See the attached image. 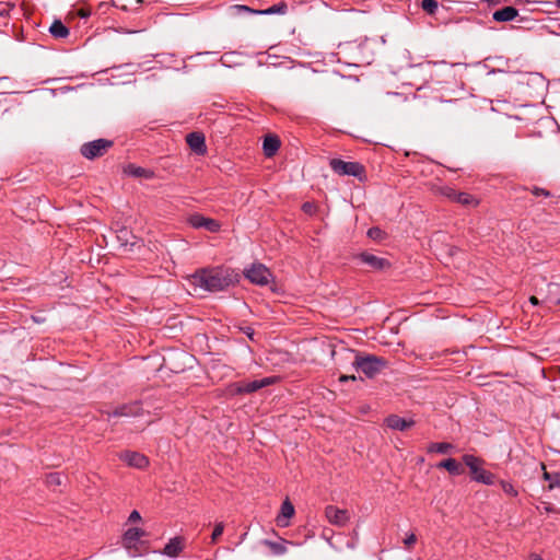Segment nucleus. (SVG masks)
<instances>
[{
    "label": "nucleus",
    "mask_w": 560,
    "mask_h": 560,
    "mask_svg": "<svg viewBox=\"0 0 560 560\" xmlns=\"http://www.w3.org/2000/svg\"><path fill=\"white\" fill-rule=\"evenodd\" d=\"M234 281L233 273L223 268L201 269L188 277L195 292H219L229 288Z\"/></svg>",
    "instance_id": "f257e3e1"
},
{
    "label": "nucleus",
    "mask_w": 560,
    "mask_h": 560,
    "mask_svg": "<svg viewBox=\"0 0 560 560\" xmlns=\"http://www.w3.org/2000/svg\"><path fill=\"white\" fill-rule=\"evenodd\" d=\"M345 354L347 357H353L352 366L370 378L374 377L386 366V361L375 355H360L353 350L346 349Z\"/></svg>",
    "instance_id": "f03ea898"
},
{
    "label": "nucleus",
    "mask_w": 560,
    "mask_h": 560,
    "mask_svg": "<svg viewBox=\"0 0 560 560\" xmlns=\"http://www.w3.org/2000/svg\"><path fill=\"white\" fill-rule=\"evenodd\" d=\"M463 460L474 475V480L488 486L494 483V475L480 467L481 460L479 458L474 455L466 454L463 456Z\"/></svg>",
    "instance_id": "7ed1b4c3"
},
{
    "label": "nucleus",
    "mask_w": 560,
    "mask_h": 560,
    "mask_svg": "<svg viewBox=\"0 0 560 560\" xmlns=\"http://www.w3.org/2000/svg\"><path fill=\"white\" fill-rule=\"evenodd\" d=\"M329 164L331 170L338 175L360 177L364 171L363 166L357 162H346L339 159H332Z\"/></svg>",
    "instance_id": "20e7f679"
},
{
    "label": "nucleus",
    "mask_w": 560,
    "mask_h": 560,
    "mask_svg": "<svg viewBox=\"0 0 560 560\" xmlns=\"http://www.w3.org/2000/svg\"><path fill=\"white\" fill-rule=\"evenodd\" d=\"M246 278L255 284L266 285L270 282L272 275L262 264H253L245 272Z\"/></svg>",
    "instance_id": "39448f33"
},
{
    "label": "nucleus",
    "mask_w": 560,
    "mask_h": 560,
    "mask_svg": "<svg viewBox=\"0 0 560 560\" xmlns=\"http://www.w3.org/2000/svg\"><path fill=\"white\" fill-rule=\"evenodd\" d=\"M112 145V142L105 139H97L81 147V154L89 159H95L103 155L107 149Z\"/></svg>",
    "instance_id": "423d86ee"
},
{
    "label": "nucleus",
    "mask_w": 560,
    "mask_h": 560,
    "mask_svg": "<svg viewBox=\"0 0 560 560\" xmlns=\"http://www.w3.org/2000/svg\"><path fill=\"white\" fill-rule=\"evenodd\" d=\"M119 459L126 463L130 467L138 469L144 468L149 464V459L138 452L126 451L119 454Z\"/></svg>",
    "instance_id": "0eeeda50"
},
{
    "label": "nucleus",
    "mask_w": 560,
    "mask_h": 560,
    "mask_svg": "<svg viewBox=\"0 0 560 560\" xmlns=\"http://www.w3.org/2000/svg\"><path fill=\"white\" fill-rule=\"evenodd\" d=\"M325 514L328 522L337 526H343L350 520V515L347 510H341L332 505L326 508Z\"/></svg>",
    "instance_id": "6e6552de"
},
{
    "label": "nucleus",
    "mask_w": 560,
    "mask_h": 560,
    "mask_svg": "<svg viewBox=\"0 0 560 560\" xmlns=\"http://www.w3.org/2000/svg\"><path fill=\"white\" fill-rule=\"evenodd\" d=\"M188 222L195 229H206L210 232H218L220 230V224L215 220L201 214L190 215Z\"/></svg>",
    "instance_id": "1a4fd4ad"
},
{
    "label": "nucleus",
    "mask_w": 560,
    "mask_h": 560,
    "mask_svg": "<svg viewBox=\"0 0 560 560\" xmlns=\"http://www.w3.org/2000/svg\"><path fill=\"white\" fill-rule=\"evenodd\" d=\"M273 382V378L271 377H264L261 380H255V381H252V382H245V383H241L236 386V389L235 392L237 394H243V393H254L265 386H268L270 385L271 383Z\"/></svg>",
    "instance_id": "9d476101"
},
{
    "label": "nucleus",
    "mask_w": 560,
    "mask_h": 560,
    "mask_svg": "<svg viewBox=\"0 0 560 560\" xmlns=\"http://www.w3.org/2000/svg\"><path fill=\"white\" fill-rule=\"evenodd\" d=\"M443 194L447 198H450L460 205H464V206H476L478 203L477 200L471 195H469L467 192H457L452 188L443 189Z\"/></svg>",
    "instance_id": "9b49d317"
},
{
    "label": "nucleus",
    "mask_w": 560,
    "mask_h": 560,
    "mask_svg": "<svg viewBox=\"0 0 560 560\" xmlns=\"http://www.w3.org/2000/svg\"><path fill=\"white\" fill-rule=\"evenodd\" d=\"M189 148L197 154H205L207 151L205 137L200 132H191L186 137Z\"/></svg>",
    "instance_id": "f8f14e48"
},
{
    "label": "nucleus",
    "mask_w": 560,
    "mask_h": 560,
    "mask_svg": "<svg viewBox=\"0 0 560 560\" xmlns=\"http://www.w3.org/2000/svg\"><path fill=\"white\" fill-rule=\"evenodd\" d=\"M385 422L388 428H390L392 430H397V431L408 430L415 424L413 420L405 419L397 415H392V416L387 417Z\"/></svg>",
    "instance_id": "ddd939ff"
},
{
    "label": "nucleus",
    "mask_w": 560,
    "mask_h": 560,
    "mask_svg": "<svg viewBox=\"0 0 560 560\" xmlns=\"http://www.w3.org/2000/svg\"><path fill=\"white\" fill-rule=\"evenodd\" d=\"M360 259L362 262L366 264L374 270H383L389 266V262L385 258L375 256L370 253H362L360 255Z\"/></svg>",
    "instance_id": "4468645a"
},
{
    "label": "nucleus",
    "mask_w": 560,
    "mask_h": 560,
    "mask_svg": "<svg viewBox=\"0 0 560 560\" xmlns=\"http://www.w3.org/2000/svg\"><path fill=\"white\" fill-rule=\"evenodd\" d=\"M294 515V506L287 499L283 501L280 510V514L277 517V524L280 527H287L289 525V520Z\"/></svg>",
    "instance_id": "2eb2a0df"
},
{
    "label": "nucleus",
    "mask_w": 560,
    "mask_h": 560,
    "mask_svg": "<svg viewBox=\"0 0 560 560\" xmlns=\"http://www.w3.org/2000/svg\"><path fill=\"white\" fill-rule=\"evenodd\" d=\"M144 535V532L140 528L133 527L126 530L122 538L124 547L128 550L133 548L137 541Z\"/></svg>",
    "instance_id": "dca6fc26"
},
{
    "label": "nucleus",
    "mask_w": 560,
    "mask_h": 560,
    "mask_svg": "<svg viewBox=\"0 0 560 560\" xmlns=\"http://www.w3.org/2000/svg\"><path fill=\"white\" fill-rule=\"evenodd\" d=\"M518 15V11L513 7H504L497 10L492 14V19L497 22H510Z\"/></svg>",
    "instance_id": "f3484780"
},
{
    "label": "nucleus",
    "mask_w": 560,
    "mask_h": 560,
    "mask_svg": "<svg viewBox=\"0 0 560 560\" xmlns=\"http://www.w3.org/2000/svg\"><path fill=\"white\" fill-rule=\"evenodd\" d=\"M183 550V540L179 537L172 538L164 547L163 555L175 558Z\"/></svg>",
    "instance_id": "a211bd4d"
},
{
    "label": "nucleus",
    "mask_w": 560,
    "mask_h": 560,
    "mask_svg": "<svg viewBox=\"0 0 560 560\" xmlns=\"http://www.w3.org/2000/svg\"><path fill=\"white\" fill-rule=\"evenodd\" d=\"M279 147H280V141L277 137L267 136L264 139L262 148H264V152H265L266 156H268V158L272 156L278 151Z\"/></svg>",
    "instance_id": "6ab92c4d"
},
{
    "label": "nucleus",
    "mask_w": 560,
    "mask_h": 560,
    "mask_svg": "<svg viewBox=\"0 0 560 560\" xmlns=\"http://www.w3.org/2000/svg\"><path fill=\"white\" fill-rule=\"evenodd\" d=\"M438 467L446 469L452 475H460L463 472L462 465L454 458L442 460Z\"/></svg>",
    "instance_id": "aec40b11"
},
{
    "label": "nucleus",
    "mask_w": 560,
    "mask_h": 560,
    "mask_svg": "<svg viewBox=\"0 0 560 560\" xmlns=\"http://www.w3.org/2000/svg\"><path fill=\"white\" fill-rule=\"evenodd\" d=\"M125 173L133 177L151 178L153 173L150 170L129 164L125 167Z\"/></svg>",
    "instance_id": "412c9836"
},
{
    "label": "nucleus",
    "mask_w": 560,
    "mask_h": 560,
    "mask_svg": "<svg viewBox=\"0 0 560 560\" xmlns=\"http://www.w3.org/2000/svg\"><path fill=\"white\" fill-rule=\"evenodd\" d=\"M49 32L56 38H65L69 35L68 27L59 20L54 21L49 27Z\"/></svg>",
    "instance_id": "4be33fe9"
},
{
    "label": "nucleus",
    "mask_w": 560,
    "mask_h": 560,
    "mask_svg": "<svg viewBox=\"0 0 560 560\" xmlns=\"http://www.w3.org/2000/svg\"><path fill=\"white\" fill-rule=\"evenodd\" d=\"M546 302L551 304H560V284L549 283L548 292L545 299Z\"/></svg>",
    "instance_id": "5701e85b"
},
{
    "label": "nucleus",
    "mask_w": 560,
    "mask_h": 560,
    "mask_svg": "<svg viewBox=\"0 0 560 560\" xmlns=\"http://www.w3.org/2000/svg\"><path fill=\"white\" fill-rule=\"evenodd\" d=\"M140 407L138 404L131 406H121L120 408L114 411L115 417H130L136 416L139 411Z\"/></svg>",
    "instance_id": "b1692460"
},
{
    "label": "nucleus",
    "mask_w": 560,
    "mask_h": 560,
    "mask_svg": "<svg viewBox=\"0 0 560 560\" xmlns=\"http://www.w3.org/2000/svg\"><path fill=\"white\" fill-rule=\"evenodd\" d=\"M453 450V445L451 443H432L428 447V452L430 453H440L447 454Z\"/></svg>",
    "instance_id": "393cba45"
},
{
    "label": "nucleus",
    "mask_w": 560,
    "mask_h": 560,
    "mask_svg": "<svg viewBox=\"0 0 560 560\" xmlns=\"http://www.w3.org/2000/svg\"><path fill=\"white\" fill-rule=\"evenodd\" d=\"M49 487L56 488L62 483V476L59 472H50L46 477Z\"/></svg>",
    "instance_id": "a878e982"
},
{
    "label": "nucleus",
    "mask_w": 560,
    "mask_h": 560,
    "mask_svg": "<svg viewBox=\"0 0 560 560\" xmlns=\"http://www.w3.org/2000/svg\"><path fill=\"white\" fill-rule=\"evenodd\" d=\"M421 8L425 12L433 14L438 9V2L435 0H422Z\"/></svg>",
    "instance_id": "bb28decb"
},
{
    "label": "nucleus",
    "mask_w": 560,
    "mask_h": 560,
    "mask_svg": "<svg viewBox=\"0 0 560 560\" xmlns=\"http://www.w3.org/2000/svg\"><path fill=\"white\" fill-rule=\"evenodd\" d=\"M501 488L508 495L516 497L518 494L517 490L514 488V486L509 481H500Z\"/></svg>",
    "instance_id": "cd10ccee"
},
{
    "label": "nucleus",
    "mask_w": 560,
    "mask_h": 560,
    "mask_svg": "<svg viewBox=\"0 0 560 560\" xmlns=\"http://www.w3.org/2000/svg\"><path fill=\"white\" fill-rule=\"evenodd\" d=\"M223 530H224V525L223 523H218L215 526H214V529L212 532V535H211V542H215L218 540V538L223 534Z\"/></svg>",
    "instance_id": "c85d7f7f"
},
{
    "label": "nucleus",
    "mask_w": 560,
    "mask_h": 560,
    "mask_svg": "<svg viewBox=\"0 0 560 560\" xmlns=\"http://www.w3.org/2000/svg\"><path fill=\"white\" fill-rule=\"evenodd\" d=\"M416 540H417L416 535L411 533V534L407 535L404 542H405V545L410 546V545H413L416 542Z\"/></svg>",
    "instance_id": "c756f323"
},
{
    "label": "nucleus",
    "mask_w": 560,
    "mask_h": 560,
    "mask_svg": "<svg viewBox=\"0 0 560 560\" xmlns=\"http://www.w3.org/2000/svg\"><path fill=\"white\" fill-rule=\"evenodd\" d=\"M141 520V515L138 511H132L129 515V522H137Z\"/></svg>",
    "instance_id": "7c9ffc66"
},
{
    "label": "nucleus",
    "mask_w": 560,
    "mask_h": 560,
    "mask_svg": "<svg viewBox=\"0 0 560 560\" xmlns=\"http://www.w3.org/2000/svg\"><path fill=\"white\" fill-rule=\"evenodd\" d=\"M302 208H303L304 212L312 214L314 212L315 207L313 203L305 202Z\"/></svg>",
    "instance_id": "2f4dec72"
},
{
    "label": "nucleus",
    "mask_w": 560,
    "mask_h": 560,
    "mask_svg": "<svg viewBox=\"0 0 560 560\" xmlns=\"http://www.w3.org/2000/svg\"><path fill=\"white\" fill-rule=\"evenodd\" d=\"M533 194L535 196H545V197L549 196V192L547 190H545L544 188H535L533 190Z\"/></svg>",
    "instance_id": "473e14b6"
},
{
    "label": "nucleus",
    "mask_w": 560,
    "mask_h": 560,
    "mask_svg": "<svg viewBox=\"0 0 560 560\" xmlns=\"http://www.w3.org/2000/svg\"><path fill=\"white\" fill-rule=\"evenodd\" d=\"M428 67H441V68H446L447 67V63L445 61H440V62H428L427 63Z\"/></svg>",
    "instance_id": "72a5a7b5"
},
{
    "label": "nucleus",
    "mask_w": 560,
    "mask_h": 560,
    "mask_svg": "<svg viewBox=\"0 0 560 560\" xmlns=\"http://www.w3.org/2000/svg\"><path fill=\"white\" fill-rule=\"evenodd\" d=\"M555 487H560V475L555 476L552 482L549 485L550 489Z\"/></svg>",
    "instance_id": "f704fd0d"
},
{
    "label": "nucleus",
    "mask_w": 560,
    "mask_h": 560,
    "mask_svg": "<svg viewBox=\"0 0 560 560\" xmlns=\"http://www.w3.org/2000/svg\"><path fill=\"white\" fill-rule=\"evenodd\" d=\"M527 560H545L538 553L532 552L528 555Z\"/></svg>",
    "instance_id": "c9c22d12"
},
{
    "label": "nucleus",
    "mask_w": 560,
    "mask_h": 560,
    "mask_svg": "<svg viewBox=\"0 0 560 560\" xmlns=\"http://www.w3.org/2000/svg\"><path fill=\"white\" fill-rule=\"evenodd\" d=\"M135 241H132L130 243V250H133L135 247L139 248L140 247V242L136 238V236H131Z\"/></svg>",
    "instance_id": "e433bc0d"
},
{
    "label": "nucleus",
    "mask_w": 560,
    "mask_h": 560,
    "mask_svg": "<svg viewBox=\"0 0 560 560\" xmlns=\"http://www.w3.org/2000/svg\"><path fill=\"white\" fill-rule=\"evenodd\" d=\"M378 233H380V230H377V229H371V230H369V236H370V237H373V238H374V237H376V236L378 235Z\"/></svg>",
    "instance_id": "4c0bfd02"
},
{
    "label": "nucleus",
    "mask_w": 560,
    "mask_h": 560,
    "mask_svg": "<svg viewBox=\"0 0 560 560\" xmlns=\"http://www.w3.org/2000/svg\"><path fill=\"white\" fill-rule=\"evenodd\" d=\"M339 380H340V382H346V381H348V380H352V381H354V380H355V376H354V375H351V376L342 375V376H340V378H339Z\"/></svg>",
    "instance_id": "58836bf2"
},
{
    "label": "nucleus",
    "mask_w": 560,
    "mask_h": 560,
    "mask_svg": "<svg viewBox=\"0 0 560 560\" xmlns=\"http://www.w3.org/2000/svg\"><path fill=\"white\" fill-rule=\"evenodd\" d=\"M544 509L547 513H551L555 511V508L551 504H546Z\"/></svg>",
    "instance_id": "ea45409f"
},
{
    "label": "nucleus",
    "mask_w": 560,
    "mask_h": 560,
    "mask_svg": "<svg viewBox=\"0 0 560 560\" xmlns=\"http://www.w3.org/2000/svg\"><path fill=\"white\" fill-rule=\"evenodd\" d=\"M529 302H530L533 305H537V304L539 303V302H538V299H537L535 295L530 296Z\"/></svg>",
    "instance_id": "a19ab883"
},
{
    "label": "nucleus",
    "mask_w": 560,
    "mask_h": 560,
    "mask_svg": "<svg viewBox=\"0 0 560 560\" xmlns=\"http://www.w3.org/2000/svg\"><path fill=\"white\" fill-rule=\"evenodd\" d=\"M544 478L546 480H550V483L552 482L553 478H551L550 474H548L547 471L544 472Z\"/></svg>",
    "instance_id": "79ce46f5"
},
{
    "label": "nucleus",
    "mask_w": 560,
    "mask_h": 560,
    "mask_svg": "<svg viewBox=\"0 0 560 560\" xmlns=\"http://www.w3.org/2000/svg\"><path fill=\"white\" fill-rule=\"evenodd\" d=\"M120 233H121V235H120V236H118V238H119V240L125 238V237L129 234V232H128V231H126V230L121 231Z\"/></svg>",
    "instance_id": "37998d69"
},
{
    "label": "nucleus",
    "mask_w": 560,
    "mask_h": 560,
    "mask_svg": "<svg viewBox=\"0 0 560 560\" xmlns=\"http://www.w3.org/2000/svg\"><path fill=\"white\" fill-rule=\"evenodd\" d=\"M275 12H277L275 7H271V8L267 9L266 11H264V13H275Z\"/></svg>",
    "instance_id": "c03bdc74"
},
{
    "label": "nucleus",
    "mask_w": 560,
    "mask_h": 560,
    "mask_svg": "<svg viewBox=\"0 0 560 560\" xmlns=\"http://www.w3.org/2000/svg\"><path fill=\"white\" fill-rule=\"evenodd\" d=\"M275 548H276V552H278V553L284 552V550H285L283 547L275 546Z\"/></svg>",
    "instance_id": "a18cd8bd"
},
{
    "label": "nucleus",
    "mask_w": 560,
    "mask_h": 560,
    "mask_svg": "<svg viewBox=\"0 0 560 560\" xmlns=\"http://www.w3.org/2000/svg\"><path fill=\"white\" fill-rule=\"evenodd\" d=\"M557 8L560 9V0L557 1Z\"/></svg>",
    "instance_id": "49530a36"
}]
</instances>
